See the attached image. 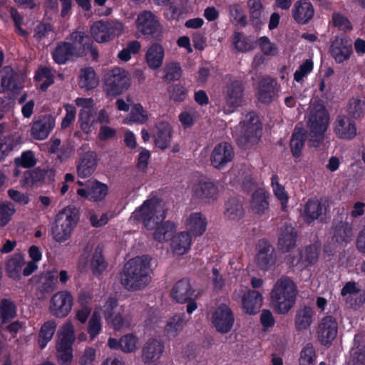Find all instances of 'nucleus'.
I'll return each instance as SVG.
<instances>
[{
  "instance_id": "7ed1b4c3",
  "label": "nucleus",
  "mask_w": 365,
  "mask_h": 365,
  "mask_svg": "<svg viewBox=\"0 0 365 365\" xmlns=\"http://www.w3.org/2000/svg\"><path fill=\"white\" fill-rule=\"evenodd\" d=\"M296 297L297 286L294 281L288 277H282L271 291V304L277 313L286 314L295 304Z\"/></svg>"
},
{
  "instance_id": "c03bdc74",
  "label": "nucleus",
  "mask_w": 365,
  "mask_h": 365,
  "mask_svg": "<svg viewBox=\"0 0 365 365\" xmlns=\"http://www.w3.org/2000/svg\"><path fill=\"white\" fill-rule=\"evenodd\" d=\"M98 83L96 73L93 67L88 66L81 69L78 84L81 88L89 91L96 88Z\"/></svg>"
},
{
  "instance_id": "e433bc0d",
  "label": "nucleus",
  "mask_w": 365,
  "mask_h": 365,
  "mask_svg": "<svg viewBox=\"0 0 365 365\" xmlns=\"http://www.w3.org/2000/svg\"><path fill=\"white\" fill-rule=\"evenodd\" d=\"M164 48L157 43H153L145 53V59L148 66L153 69L160 68L163 62Z\"/></svg>"
},
{
  "instance_id": "ea45409f",
  "label": "nucleus",
  "mask_w": 365,
  "mask_h": 365,
  "mask_svg": "<svg viewBox=\"0 0 365 365\" xmlns=\"http://www.w3.org/2000/svg\"><path fill=\"white\" fill-rule=\"evenodd\" d=\"M191 240L189 232H181L172 238L171 247L177 255H182L190 250Z\"/></svg>"
},
{
  "instance_id": "9d476101",
  "label": "nucleus",
  "mask_w": 365,
  "mask_h": 365,
  "mask_svg": "<svg viewBox=\"0 0 365 365\" xmlns=\"http://www.w3.org/2000/svg\"><path fill=\"white\" fill-rule=\"evenodd\" d=\"M73 304V297L67 290L55 293L50 299L49 311L51 314L57 318L67 317Z\"/></svg>"
},
{
  "instance_id": "a19ab883",
  "label": "nucleus",
  "mask_w": 365,
  "mask_h": 365,
  "mask_svg": "<svg viewBox=\"0 0 365 365\" xmlns=\"http://www.w3.org/2000/svg\"><path fill=\"white\" fill-rule=\"evenodd\" d=\"M56 329V323L54 320H48L40 328L38 334L37 342L39 348L43 349L52 339Z\"/></svg>"
},
{
  "instance_id": "2eb2a0df",
  "label": "nucleus",
  "mask_w": 365,
  "mask_h": 365,
  "mask_svg": "<svg viewBox=\"0 0 365 365\" xmlns=\"http://www.w3.org/2000/svg\"><path fill=\"white\" fill-rule=\"evenodd\" d=\"M56 170L53 168H41L39 167L27 170L24 173L22 183L25 186L41 185L54 182Z\"/></svg>"
},
{
  "instance_id": "4be33fe9",
  "label": "nucleus",
  "mask_w": 365,
  "mask_h": 365,
  "mask_svg": "<svg viewBox=\"0 0 365 365\" xmlns=\"http://www.w3.org/2000/svg\"><path fill=\"white\" fill-rule=\"evenodd\" d=\"M297 232L291 225L285 222L278 232L277 247L280 252L285 253L294 248L297 240Z\"/></svg>"
},
{
  "instance_id": "58836bf2",
  "label": "nucleus",
  "mask_w": 365,
  "mask_h": 365,
  "mask_svg": "<svg viewBox=\"0 0 365 365\" xmlns=\"http://www.w3.org/2000/svg\"><path fill=\"white\" fill-rule=\"evenodd\" d=\"M321 248V242L316 241L300 250L303 260V267H311L317 262Z\"/></svg>"
},
{
  "instance_id": "603ef678",
  "label": "nucleus",
  "mask_w": 365,
  "mask_h": 365,
  "mask_svg": "<svg viewBox=\"0 0 365 365\" xmlns=\"http://www.w3.org/2000/svg\"><path fill=\"white\" fill-rule=\"evenodd\" d=\"M91 267L94 275L101 274L107 267V262L103 255L102 248L98 246L92 256Z\"/></svg>"
},
{
  "instance_id": "338daca9",
  "label": "nucleus",
  "mask_w": 365,
  "mask_h": 365,
  "mask_svg": "<svg viewBox=\"0 0 365 365\" xmlns=\"http://www.w3.org/2000/svg\"><path fill=\"white\" fill-rule=\"evenodd\" d=\"M137 338L132 334L123 336L120 338V350L125 353H130L136 348Z\"/></svg>"
},
{
  "instance_id": "79ce46f5",
  "label": "nucleus",
  "mask_w": 365,
  "mask_h": 365,
  "mask_svg": "<svg viewBox=\"0 0 365 365\" xmlns=\"http://www.w3.org/2000/svg\"><path fill=\"white\" fill-rule=\"evenodd\" d=\"M307 139L306 131L303 128L294 129L290 139V149L294 158H298L302 155V149Z\"/></svg>"
},
{
  "instance_id": "423d86ee",
  "label": "nucleus",
  "mask_w": 365,
  "mask_h": 365,
  "mask_svg": "<svg viewBox=\"0 0 365 365\" xmlns=\"http://www.w3.org/2000/svg\"><path fill=\"white\" fill-rule=\"evenodd\" d=\"M241 123L243 124L242 130L237 143L246 149L259 141L262 134V124L259 116L253 111L248 113Z\"/></svg>"
},
{
  "instance_id": "cd10ccee",
  "label": "nucleus",
  "mask_w": 365,
  "mask_h": 365,
  "mask_svg": "<svg viewBox=\"0 0 365 365\" xmlns=\"http://www.w3.org/2000/svg\"><path fill=\"white\" fill-rule=\"evenodd\" d=\"M269 193L263 187H259L252 192L250 200V208L257 215H264L269 209Z\"/></svg>"
},
{
  "instance_id": "dca6fc26",
  "label": "nucleus",
  "mask_w": 365,
  "mask_h": 365,
  "mask_svg": "<svg viewBox=\"0 0 365 365\" xmlns=\"http://www.w3.org/2000/svg\"><path fill=\"white\" fill-rule=\"evenodd\" d=\"M353 53L351 39L345 35L337 36L330 46V53L336 63L349 60Z\"/></svg>"
},
{
  "instance_id": "0eeeda50",
  "label": "nucleus",
  "mask_w": 365,
  "mask_h": 365,
  "mask_svg": "<svg viewBox=\"0 0 365 365\" xmlns=\"http://www.w3.org/2000/svg\"><path fill=\"white\" fill-rule=\"evenodd\" d=\"M329 120V114L324 108L310 113L307 125L309 130V141L311 146L318 147L323 141Z\"/></svg>"
},
{
  "instance_id": "052dcab7",
  "label": "nucleus",
  "mask_w": 365,
  "mask_h": 365,
  "mask_svg": "<svg viewBox=\"0 0 365 365\" xmlns=\"http://www.w3.org/2000/svg\"><path fill=\"white\" fill-rule=\"evenodd\" d=\"M188 13V8L186 4L180 2V4H172L170 6L168 12L166 15H170L171 20H183Z\"/></svg>"
},
{
  "instance_id": "13d9d810",
  "label": "nucleus",
  "mask_w": 365,
  "mask_h": 365,
  "mask_svg": "<svg viewBox=\"0 0 365 365\" xmlns=\"http://www.w3.org/2000/svg\"><path fill=\"white\" fill-rule=\"evenodd\" d=\"M316 361V352L312 344H307L300 352L299 365H314Z\"/></svg>"
},
{
  "instance_id": "4d7b16f0",
  "label": "nucleus",
  "mask_w": 365,
  "mask_h": 365,
  "mask_svg": "<svg viewBox=\"0 0 365 365\" xmlns=\"http://www.w3.org/2000/svg\"><path fill=\"white\" fill-rule=\"evenodd\" d=\"M163 80L167 83L180 80L182 70L178 63H171L166 66L164 70Z\"/></svg>"
},
{
  "instance_id": "09e8293b",
  "label": "nucleus",
  "mask_w": 365,
  "mask_h": 365,
  "mask_svg": "<svg viewBox=\"0 0 365 365\" xmlns=\"http://www.w3.org/2000/svg\"><path fill=\"white\" fill-rule=\"evenodd\" d=\"M153 238L160 242L168 241L175 231V225L168 220L160 226L156 225Z\"/></svg>"
},
{
  "instance_id": "6ab92c4d",
  "label": "nucleus",
  "mask_w": 365,
  "mask_h": 365,
  "mask_svg": "<svg viewBox=\"0 0 365 365\" xmlns=\"http://www.w3.org/2000/svg\"><path fill=\"white\" fill-rule=\"evenodd\" d=\"M124 24H92L91 33L98 43H106L118 36L123 30Z\"/></svg>"
},
{
  "instance_id": "c85d7f7f",
  "label": "nucleus",
  "mask_w": 365,
  "mask_h": 365,
  "mask_svg": "<svg viewBox=\"0 0 365 365\" xmlns=\"http://www.w3.org/2000/svg\"><path fill=\"white\" fill-rule=\"evenodd\" d=\"M2 72L1 86L4 91H10L13 95H19L23 86L19 81L17 73L11 66H5Z\"/></svg>"
},
{
  "instance_id": "37998d69",
  "label": "nucleus",
  "mask_w": 365,
  "mask_h": 365,
  "mask_svg": "<svg viewBox=\"0 0 365 365\" xmlns=\"http://www.w3.org/2000/svg\"><path fill=\"white\" fill-rule=\"evenodd\" d=\"M247 7L252 23H263L267 14L261 0H248Z\"/></svg>"
},
{
  "instance_id": "6e6d98bb",
  "label": "nucleus",
  "mask_w": 365,
  "mask_h": 365,
  "mask_svg": "<svg viewBox=\"0 0 365 365\" xmlns=\"http://www.w3.org/2000/svg\"><path fill=\"white\" fill-rule=\"evenodd\" d=\"M16 212L14 205L10 201L0 202V227H5L11 220Z\"/></svg>"
},
{
  "instance_id": "a18cd8bd",
  "label": "nucleus",
  "mask_w": 365,
  "mask_h": 365,
  "mask_svg": "<svg viewBox=\"0 0 365 365\" xmlns=\"http://www.w3.org/2000/svg\"><path fill=\"white\" fill-rule=\"evenodd\" d=\"M242 202L236 197L230 198L225 204L224 215L230 220H238L244 216Z\"/></svg>"
},
{
  "instance_id": "c756f323",
  "label": "nucleus",
  "mask_w": 365,
  "mask_h": 365,
  "mask_svg": "<svg viewBox=\"0 0 365 365\" xmlns=\"http://www.w3.org/2000/svg\"><path fill=\"white\" fill-rule=\"evenodd\" d=\"M156 130L153 135L155 145L157 148L164 150L171 143L172 127L165 121H160L155 125Z\"/></svg>"
},
{
  "instance_id": "6e6552de",
  "label": "nucleus",
  "mask_w": 365,
  "mask_h": 365,
  "mask_svg": "<svg viewBox=\"0 0 365 365\" xmlns=\"http://www.w3.org/2000/svg\"><path fill=\"white\" fill-rule=\"evenodd\" d=\"M128 73L122 68L115 67L108 71L104 77L103 89L108 96H117L130 87Z\"/></svg>"
},
{
  "instance_id": "2f4dec72",
  "label": "nucleus",
  "mask_w": 365,
  "mask_h": 365,
  "mask_svg": "<svg viewBox=\"0 0 365 365\" xmlns=\"http://www.w3.org/2000/svg\"><path fill=\"white\" fill-rule=\"evenodd\" d=\"M262 302L263 297L259 291L248 290L243 294L242 305L245 313L255 315L259 311Z\"/></svg>"
},
{
  "instance_id": "f3484780",
  "label": "nucleus",
  "mask_w": 365,
  "mask_h": 365,
  "mask_svg": "<svg viewBox=\"0 0 365 365\" xmlns=\"http://www.w3.org/2000/svg\"><path fill=\"white\" fill-rule=\"evenodd\" d=\"M170 295L178 303L185 304L188 300L197 299L199 293L192 287L189 279L182 278L175 283Z\"/></svg>"
},
{
  "instance_id": "5701e85b",
  "label": "nucleus",
  "mask_w": 365,
  "mask_h": 365,
  "mask_svg": "<svg viewBox=\"0 0 365 365\" xmlns=\"http://www.w3.org/2000/svg\"><path fill=\"white\" fill-rule=\"evenodd\" d=\"M108 187L106 184L97 180L90 182L85 188L77 190V194L81 197H85L90 201L99 202L107 195Z\"/></svg>"
},
{
  "instance_id": "bf43d9fd",
  "label": "nucleus",
  "mask_w": 365,
  "mask_h": 365,
  "mask_svg": "<svg viewBox=\"0 0 365 365\" xmlns=\"http://www.w3.org/2000/svg\"><path fill=\"white\" fill-rule=\"evenodd\" d=\"M271 183L275 197L280 200L283 207H286L288 202V195L284 187L279 183V178L277 175L272 176Z\"/></svg>"
},
{
  "instance_id": "aec40b11",
  "label": "nucleus",
  "mask_w": 365,
  "mask_h": 365,
  "mask_svg": "<svg viewBox=\"0 0 365 365\" xmlns=\"http://www.w3.org/2000/svg\"><path fill=\"white\" fill-rule=\"evenodd\" d=\"M232 146L227 142L216 145L212 151L210 161L212 165L219 170L224 168L234 158Z\"/></svg>"
},
{
  "instance_id": "393cba45",
  "label": "nucleus",
  "mask_w": 365,
  "mask_h": 365,
  "mask_svg": "<svg viewBox=\"0 0 365 365\" xmlns=\"http://www.w3.org/2000/svg\"><path fill=\"white\" fill-rule=\"evenodd\" d=\"M55 127V118L51 115H44L35 120L31 128V134L35 140L46 139Z\"/></svg>"
},
{
  "instance_id": "4468645a",
  "label": "nucleus",
  "mask_w": 365,
  "mask_h": 365,
  "mask_svg": "<svg viewBox=\"0 0 365 365\" xmlns=\"http://www.w3.org/2000/svg\"><path fill=\"white\" fill-rule=\"evenodd\" d=\"M245 93V86L241 80L230 78L222 89L227 106L236 108L241 106Z\"/></svg>"
},
{
  "instance_id": "3c124183",
  "label": "nucleus",
  "mask_w": 365,
  "mask_h": 365,
  "mask_svg": "<svg viewBox=\"0 0 365 365\" xmlns=\"http://www.w3.org/2000/svg\"><path fill=\"white\" fill-rule=\"evenodd\" d=\"M184 324V314H175L165 325V333L166 336L169 339L175 337L182 329Z\"/></svg>"
},
{
  "instance_id": "f257e3e1",
  "label": "nucleus",
  "mask_w": 365,
  "mask_h": 365,
  "mask_svg": "<svg viewBox=\"0 0 365 365\" xmlns=\"http://www.w3.org/2000/svg\"><path fill=\"white\" fill-rule=\"evenodd\" d=\"M70 42L62 41L52 51V58L58 65H64L76 58L90 54L93 61L98 58V50L92 38L83 31H76L67 38Z\"/></svg>"
},
{
  "instance_id": "7c9ffc66",
  "label": "nucleus",
  "mask_w": 365,
  "mask_h": 365,
  "mask_svg": "<svg viewBox=\"0 0 365 365\" xmlns=\"http://www.w3.org/2000/svg\"><path fill=\"white\" fill-rule=\"evenodd\" d=\"M164 351V344L155 339H149L143 347L142 357L145 363L155 362Z\"/></svg>"
},
{
  "instance_id": "f704fd0d",
  "label": "nucleus",
  "mask_w": 365,
  "mask_h": 365,
  "mask_svg": "<svg viewBox=\"0 0 365 365\" xmlns=\"http://www.w3.org/2000/svg\"><path fill=\"white\" fill-rule=\"evenodd\" d=\"M185 225L191 236L203 235L207 227V220L200 212H192L187 217Z\"/></svg>"
},
{
  "instance_id": "b1692460",
  "label": "nucleus",
  "mask_w": 365,
  "mask_h": 365,
  "mask_svg": "<svg viewBox=\"0 0 365 365\" xmlns=\"http://www.w3.org/2000/svg\"><path fill=\"white\" fill-rule=\"evenodd\" d=\"M277 81L271 77L267 76L262 78L258 83L256 94L258 101L264 104L272 102L277 95Z\"/></svg>"
},
{
  "instance_id": "8fccbe9b",
  "label": "nucleus",
  "mask_w": 365,
  "mask_h": 365,
  "mask_svg": "<svg viewBox=\"0 0 365 365\" xmlns=\"http://www.w3.org/2000/svg\"><path fill=\"white\" fill-rule=\"evenodd\" d=\"M170 100L174 103H182L188 97L189 90L180 83H173L168 87L167 89Z\"/></svg>"
},
{
  "instance_id": "69168bd1",
  "label": "nucleus",
  "mask_w": 365,
  "mask_h": 365,
  "mask_svg": "<svg viewBox=\"0 0 365 365\" xmlns=\"http://www.w3.org/2000/svg\"><path fill=\"white\" fill-rule=\"evenodd\" d=\"M314 68L312 60L307 59L304 61L294 73V80L298 83L302 82L304 78L311 73Z\"/></svg>"
},
{
  "instance_id": "ddd939ff",
  "label": "nucleus",
  "mask_w": 365,
  "mask_h": 365,
  "mask_svg": "<svg viewBox=\"0 0 365 365\" xmlns=\"http://www.w3.org/2000/svg\"><path fill=\"white\" fill-rule=\"evenodd\" d=\"M338 333V323L334 317L327 315L319 321L317 328V339L322 345L330 346Z\"/></svg>"
},
{
  "instance_id": "a878e982",
  "label": "nucleus",
  "mask_w": 365,
  "mask_h": 365,
  "mask_svg": "<svg viewBox=\"0 0 365 365\" xmlns=\"http://www.w3.org/2000/svg\"><path fill=\"white\" fill-rule=\"evenodd\" d=\"M193 195L202 202L210 203L217 197L218 187L211 181H200L192 187Z\"/></svg>"
},
{
  "instance_id": "5fc2aeb1",
  "label": "nucleus",
  "mask_w": 365,
  "mask_h": 365,
  "mask_svg": "<svg viewBox=\"0 0 365 365\" xmlns=\"http://www.w3.org/2000/svg\"><path fill=\"white\" fill-rule=\"evenodd\" d=\"M102 331L101 315L99 312L94 311L88 321L87 332L90 340L93 341Z\"/></svg>"
},
{
  "instance_id": "c9c22d12",
  "label": "nucleus",
  "mask_w": 365,
  "mask_h": 365,
  "mask_svg": "<svg viewBox=\"0 0 365 365\" xmlns=\"http://www.w3.org/2000/svg\"><path fill=\"white\" fill-rule=\"evenodd\" d=\"M324 205L317 198H310L304 208V220L307 224H312L322 215Z\"/></svg>"
},
{
  "instance_id": "1a4fd4ad",
  "label": "nucleus",
  "mask_w": 365,
  "mask_h": 365,
  "mask_svg": "<svg viewBox=\"0 0 365 365\" xmlns=\"http://www.w3.org/2000/svg\"><path fill=\"white\" fill-rule=\"evenodd\" d=\"M75 334L71 324L63 326L62 333L56 343V360L59 365H71L73 359V345Z\"/></svg>"
},
{
  "instance_id": "473e14b6",
  "label": "nucleus",
  "mask_w": 365,
  "mask_h": 365,
  "mask_svg": "<svg viewBox=\"0 0 365 365\" xmlns=\"http://www.w3.org/2000/svg\"><path fill=\"white\" fill-rule=\"evenodd\" d=\"M314 14V7L307 0L296 1L292 8V16L297 23H308L312 19Z\"/></svg>"
},
{
  "instance_id": "f8f14e48",
  "label": "nucleus",
  "mask_w": 365,
  "mask_h": 365,
  "mask_svg": "<svg viewBox=\"0 0 365 365\" xmlns=\"http://www.w3.org/2000/svg\"><path fill=\"white\" fill-rule=\"evenodd\" d=\"M234 322V314L225 304H220L212 313V323L219 333H228L232 329Z\"/></svg>"
},
{
  "instance_id": "20e7f679",
  "label": "nucleus",
  "mask_w": 365,
  "mask_h": 365,
  "mask_svg": "<svg viewBox=\"0 0 365 365\" xmlns=\"http://www.w3.org/2000/svg\"><path fill=\"white\" fill-rule=\"evenodd\" d=\"M167 210L162 201L153 197L145 200L137 207L130 216L136 223H142L147 230H153L166 217Z\"/></svg>"
},
{
  "instance_id": "e2e57ef3",
  "label": "nucleus",
  "mask_w": 365,
  "mask_h": 365,
  "mask_svg": "<svg viewBox=\"0 0 365 365\" xmlns=\"http://www.w3.org/2000/svg\"><path fill=\"white\" fill-rule=\"evenodd\" d=\"M230 21L233 23H247V15L240 4H233L228 8Z\"/></svg>"
},
{
  "instance_id": "bb28decb",
  "label": "nucleus",
  "mask_w": 365,
  "mask_h": 365,
  "mask_svg": "<svg viewBox=\"0 0 365 365\" xmlns=\"http://www.w3.org/2000/svg\"><path fill=\"white\" fill-rule=\"evenodd\" d=\"M97 163V155L94 151L84 153L80 157L77 165L78 177L85 178L91 175L96 169Z\"/></svg>"
},
{
  "instance_id": "39448f33",
  "label": "nucleus",
  "mask_w": 365,
  "mask_h": 365,
  "mask_svg": "<svg viewBox=\"0 0 365 365\" xmlns=\"http://www.w3.org/2000/svg\"><path fill=\"white\" fill-rule=\"evenodd\" d=\"M80 220V211L75 205L66 206L55 217L52 234L55 241L62 243L68 240Z\"/></svg>"
},
{
  "instance_id": "72a5a7b5",
  "label": "nucleus",
  "mask_w": 365,
  "mask_h": 365,
  "mask_svg": "<svg viewBox=\"0 0 365 365\" xmlns=\"http://www.w3.org/2000/svg\"><path fill=\"white\" fill-rule=\"evenodd\" d=\"M315 312L310 306H302L297 311L294 318V325L297 331H302L307 329L312 324Z\"/></svg>"
},
{
  "instance_id": "a211bd4d",
  "label": "nucleus",
  "mask_w": 365,
  "mask_h": 365,
  "mask_svg": "<svg viewBox=\"0 0 365 365\" xmlns=\"http://www.w3.org/2000/svg\"><path fill=\"white\" fill-rule=\"evenodd\" d=\"M333 130L339 138L346 140L354 139L357 133L354 120L345 115H339L336 118Z\"/></svg>"
},
{
  "instance_id": "de8ad7c7",
  "label": "nucleus",
  "mask_w": 365,
  "mask_h": 365,
  "mask_svg": "<svg viewBox=\"0 0 365 365\" xmlns=\"http://www.w3.org/2000/svg\"><path fill=\"white\" fill-rule=\"evenodd\" d=\"M24 264V259L21 255H19L11 257L6 264L8 276L14 280H19L22 275V268Z\"/></svg>"
},
{
  "instance_id": "680f3d73",
  "label": "nucleus",
  "mask_w": 365,
  "mask_h": 365,
  "mask_svg": "<svg viewBox=\"0 0 365 365\" xmlns=\"http://www.w3.org/2000/svg\"><path fill=\"white\" fill-rule=\"evenodd\" d=\"M364 101L353 98L349 100L347 111L353 118L358 119L364 115Z\"/></svg>"
},
{
  "instance_id": "f03ea898",
  "label": "nucleus",
  "mask_w": 365,
  "mask_h": 365,
  "mask_svg": "<svg viewBox=\"0 0 365 365\" xmlns=\"http://www.w3.org/2000/svg\"><path fill=\"white\" fill-rule=\"evenodd\" d=\"M151 269L147 257H137L127 262L120 275V283L128 291L145 288L150 282Z\"/></svg>"
},
{
  "instance_id": "0e129e2a",
  "label": "nucleus",
  "mask_w": 365,
  "mask_h": 365,
  "mask_svg": "<svg viewBox=\"0 0 365 365\" xmlns=\"http://www.w3.org/2000/svg\"><path fill=\"white\" fill-rule=\"evenodd\" d=\"M15 163L19 167L31 168L36 164V159L31 150H26L21 153L20 158L15 159Z\"/></svg>"
},
{
  "instance_id": "864d4df0",
  "label": "nucleus",
  "mask_w": 365,
  "mask_h": 365,
  "mask_svg": "<svg viewBox=\"0 0 365 365\" xmlns=\"http://www.w3.org/2000/svg\"><path fill=\"white\" fill-rule=\"evenodd\" d=\"M138 31L148 38L160 40L163 35L162 24H136Z\"/></svg>"
},
{
  "instance_id": "412c9836",
  "label": "nucleus",
  "mask_w": 365,
  "mask_h": 365,
  "mask_svg": "<svg viewBox=\"0 0 365 365\" xmlns=\"http://www.w3.org/2000/svg\"><path fill=\"white\" fill-rule=\"evenodd\" d=\"M329 233L331 240L341 245H346L354 237L352 225L344 221L334 220Z\"/></svg>"
},
{
  "instance_id": "9b49d317",
  "label": "nucleus",
  "mask_w": 365,
  "mask_h": 365,
  "mask_svg": "<svg viewBox=\"0 0 365 365\" xmlns=\"http://www.w3.org/2000/svg\"><path fill=\"white\" fill-rule=\"evenodd\" d=\"M255 262L260 270L268 271L274 267L277 255L274 248L268 240H259L256 246Z\"/></svg>"
},
{
  "instance_id": "49530a36",
  "label": "nucleus",
  "mask_w": 365,
  "mask_h": 365,
  "mask_svg": "<svg viewBox=\"0 0 365 365\" xmlns=\"http://www.w3.org/2000/svg\"><path fill=\"white\" fill-rule=\"evenodd\" d=\"M233 44L235 48L239 52H247L254 49L257 46V41L254 37L245 36L241 33L235 32L233 35Z\"/></svg>"
},
{
  "instance_id": "774afa93",
  "label": "nucleus",
  "mask_w": 365,
  "mask_h": 365,
  "mask_svg": "<svg viewBox=\"0 0 365 365\" xmlns=\"http://www.w3.org/2000/svg\"><path fill=\"white\" fill-rule=\"evenodd\" d=\"M96 351L94 348L87 346L84 349L82 355L80 356L79 365H93L96 360Z\"/></svg>"
},
{
  "instance_id": "4c0bfd02",
  "label": "nucleus",
  "mask_w": 365,
  "mask_h": 365,
  "mask_svg": "<svg viewBox=\"0 0 365 365\" xmlns=\"http://www.w3.org/2000/svg\"><path fill=\"white\" fill-rule=\"evenodd\" d=\"M17 316V307L11 299L3 298L0 301V324L11 322Z\"/></svg>"
}]
</instances>
